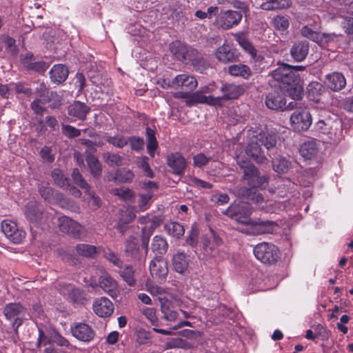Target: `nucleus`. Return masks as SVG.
<instances>
[{
  "label": "nucleus",
  "instance_id": "5fc2aeb1",
  "mask_svg": "<svg viewBox=\"0 0 353 353\" xmlns=\"http://www.w3.org/2000/svg\"><path fill=\"white\" fill-rule=\"evenodd\" d=\"M43 103H49L51 108H57L62 104V98L57 92L50 91Z\"/></svg>",
  "mask_w": 353,
  "mask_h": 353
},
{
  "label": "nucleus",
  "instance_id": "ddd939ff",
  "mask_svg": "<svg viewBox=\"0 0 353 353\" xmlns=\"http://www.w3.org/2000/svg\"><path fill=\"white\" fill-rule=\"evenodd\" d=\"M272 77L277 82L280 83V88L286 84H289L291 81H296V77L298 74H294L289 64L283 63L271 72Z\"/></svg>",
  "mask_w": 353,
  "mask_h": 353
},
{
  "label": "nucleus",
  "instance_id": "c85d7f7f",
  "mask_svg": "<svg viewBox=\"0 0 353 353\" xmlns=\"http://www.w3.org/2000/svg\"><path fill=\"white\" fill-rule=\"evenodd\" d=\"M43 210L35 202H29L26 205V217L32 223H38L42 218Z\"/></svg>",
  "mask_w": 353,
  "mask_h": 353
},
{
  "label": "nucleus",
  "instance_id": "37998d69",
  "mask_svg": "<svg viewBox=\"0 0 353 353\" xmlns=\"http://www.w3.org/2000/svg\"><path fill=\"white\" fill-rule=\"evenodd\" d=\"M235 41L244 50V51L248 53L250 57L255 52H257V50L252 45V43L248 40L245 34L238 33L234 35Z\"/></svg>",
  "mask_w": 353,
  "mask_h": 353
},
{
  "label": "nucleus",
  "instance_id": "b1692460",
  "mask_svg": "<svg viewBox=\"0 0 353 353\" xmlns=\"http://www.w3.org/2000/svg\"><path fill=\"white\" fill-rule=\"evenodd\" d=\"M245 153L257 163H263L268 160L261 149L259 141H256V136L254 137V139L250 141L248 144Z\"/></svg>",
  "mask_w": 353,
  "mask_h": 353
},
{
  "label": "nucleus",
  "instance_id": "0eeeda50",
  "mask_svg": "<svg viewBox=\"0 0 353 353\" xmlns=\"http://www.w3.org/2000/svg\"><path fill=\"white\" fill-rule=\"evenodd\" d=\"M243 17L241 10H222L217 17L216 22L223 30H230L239 24Z\"/></svg>",
  "mask_w": 353,
  "mask_h": 353
},
{
  "label": "nucleus",
  "instance_id": "a211bd4d",
  "mask_svg": "<svg viewBox=\"0 0 353 353\" xmlns=\"http://www.w3.org/2000/svg\"><path fill=\"white\" fill-rule=\"evenodd\" d=\"M215 57L220 62L226 63L236 61L239 58V53L230 43H224L217 48Z\"/></svg>",
  "mask_w": 353,
  "mask_h": 353
},
{
  "label": "nucleus",
  "instance_id": "49530a36",
  "mask_svg": "<svg viewBox=\"0 0 353 353\" xmlns=\"http://www.w3.org/2000/svg\"><path fill=\"white\" fill-rule=\"evenodd\" d=\"M134 272L135 270L132 265H126L119 271V275L129 286L133 287L136 285Z\"/></svg>",
  "mask_w": 353,
  "mask_h": 353
},
{
  "label": "nucleus",
  "instance_id": "f3484780",
  "mask_svg": "<svg viewBox=\"0 0 353 353\" xmlns=\"http://www.w3.org/2000/svg\"><path fill=\"white\" fill-rule=\"evenodd\" d=\"M124 252L125 256L133 261L141 262L142 254L140 251L139 239L133 235L128 237L125 241Z\"/></svg>",
  "mask_w": 353,
  "mask_h": 353
},
{
  "label": "nucleus",
  "instance_id": "dca6fc26",
  "mask_svg": "<svg viewBox=\"0 0 353 353\" xmlns=\"http://www.w3.org/2000/svg\"><path fill=\"white\" fill-rule=\"evenodd\" d=\"M167 165L174 174L181 176L184 174L187 168V161L179 152H172L167 157Z\"/></svg>",
  "mask_w": 353,
  "mask_h": 353
},
{
  "label": "nucleus",
  "instance_id": "6e6d98bb",
  "mask_svg": "<svg viewBox=\"0 0 353 353\" xmlns=\"http://www.w3.org/2000/svg\"><path fill=\"white\" fill-rule=\"evenodd\" d=\"M339 18L341 19L340 24L345 33L353 34V17L339 14Z\"/></svg>",
  "mask_w": 353,
  "mask_h": 353
},
{
  "label": "nucleus",
  "instance_id": "de8ad7c7",
  "mask_svg": "<svg viewBox=\"0 0 353 353\" xmlns=\"http://www.w3.org/2000/svg\"><path fill=\"white\" fill-rule=\"evenodd\" d=\"M244 226L245 228L241 230V232L246 234L254 236L262 234L260 219L252 220L250 219Z\"/></svg>",
  "mask_w": 353,
  "mask_h": 353
},
{
  "label": "nucleus",
  "instance_id": "79ce46f5",
  "mask_svg": "<svg viewBox=\"0 0 353 353\" xmlns=\"http://www.w3.org/2000/svg\"><path fill=\"white\" fill-rule=\"evenodd\" d=\"M235 41L244 50V51L248 53L250 57L255 52H257V50L252 45V43L248 40L245 34L238 33L234 35Z\"/></svg>",
  "mask_w": 353,
  "mask_h": 353
},
{
  "label": "nucleus",
  "instance_id": "9d476101",
  "mask_svg": "<svg viewBox=\"0 0 353 353\" xmlns=\"http://www.w3.org/2000/svg\"><path fill=\"white\" fill-rule=\"evenodd\" d=\"M58 226L61 232L75 239L80 238L83 230L81 225L67 216H62L58 219Z\"/></svg>",
  "mask_w": 353,
  "mask_h": 353
},
{
  "label": "nucleus",
  "instance_id": "473e14b6",
  "mask_svg": "<svg viewBox=\"0 0 353 353\" xmlns=\"http://www.w3.org/2000/svg\"><path fill=\"white\" fill-rule=\"evenodd\" d=\"M151 249L156 256H162L168 249V243L165 238L156 235L153 237Z\"/></svg>",
  "mask_w": 353,
  "mask_h": 353
},
{
  "label": "nucleus",
  "instance_id": "c756f323",
  "mask_svg": "<svg viewBox=\"0 0 353 353\" xmlns=\"http://www.w3.org/2000/svg\"><path fill=\"white\" fill-rule=\"evenodd\" d=\"M256 137V141L263 145L267 150H270L276 146L277 137L274 132L261 130Z\"/></svg>",
  "mask_w": 353,
  "mask_h": 353
},
{
  "label": "nucleus",
  "instance_id": "4c0bfd02",
  "mask_svg": "<svg viewBox=\"0 0 353 353\" xmlns=\"http://www.w3.org/2000/svg\"><path fill=\"white\" fill-rule=\"evenodd\" d=\"M194 94L196 104L203 103L215 107L223 106V104L221 103V98L212 96H205L200 90L194 92Z\"/></svg>",
  "mask_w": 353,
  "mask_h": 353
},
{
  "label": "nucleus",
  "instance_id": "412c9836",
  "mask_svg": "<svg viewBox=\"0 0 353 353\" xmlns=\"http://www.w3.org/2000/svg\"><path fill=\"white\" fill-rule=\"evenodd\" d=\"M90 108L80 101H74L68 106V114L70 117L80 121H85Z\"/></svg>",
  "mask_w": 353,
  "mask_h": 353
},
{
  "label": "nucleus",
  "instance_id": "aec40b11",
  "mask_svg": "<svg viewBox=\"0 0 353 353\" xmlns=\"http://www.w3.org/2000/svg\"><path fill=\"white\" fill-rule=\"evenodd\" d=\"M172 87L181 88L188 92H192L196 89L198 83L196 79L191 75L181 74L176 76L172 81Z\"/></svg>",
  "mask_w": 353,
  "mask_h": 353
},
{
  "label": "nucleus",
  "instance_id": "ea45409f",
  "mask_svg": "<svg viewBox=\"0 0 353 353\" xmlns=\"http://www.w3.org/2000/svg\"><path fill=\"white\" fill-rule=\"evenodd\" d=\"M164 229L167 233L176 239H180L185 233L184 226L176 221H170L164 225Z\"/></svg>",
  "mask_w": 353,
  "mask_h": 353
},
{
  "label": "nucleus",
  "instance_id": "c9c22d12",
  "mask_svg": "<svg viewBox=\"0 0 353 353\" xmlns=\"http://www.w3.org/2000/svg\"><path fill=\"white\" fill-rule=\"evenodd\" d=\"M187 255L183 252H178L172 257V265L174 270L180 274H183L188 268Z\"/></svg>",
  "mask_w": 353,
  "mask_h": 353
},
{
  "label": "nucleus",
  "instance_id": "09e8293b",
  "mask_svg": "<svg viewBox=\"0 0 353 353\" xmlns=\"http://www.w3.org/2000/svg\"><path fill=\"white\" fill-rule=\"evenodd\" d=\"M323 90V85L318 82H312L308 85V97L314 101H319L320 96Z\"/></svg>",
  "mask_w": 353,
  "mask_h": 353
},
{
  "label": "nucleus",
  "instance_id": "39448f33",
  "mask_svg": "<svg viewBox=\"0 0 353 353\" xmlns=\"http://www.w3.org/2000/svg\"><path fill=\"white\" fill-rule=\"evenodd\" d=\"M26 313V308L19 303H10L5 305L3 314L6 319L13 320L12 327L14 332H18L19 327L23 323V316Z\"/></svg>",
  "mask_w": 353,
  "mask_h": 353
},
{
  "label": "nucleus",
  "instance_id": "f8f14e48",
  "mask_svg": "<svg viewBox=\"0 0 353 353\" xmlns=\"http://www.w3.org/2000/svg\"><path fill=\"white\" fill-rule=\"evenodd\" d=\"M155 292L160 295L158 299L161 304V310L163 314V319L168 321H175L178 316L177 312L174 309L172 301L164 296V290L160 287H157Z\"/></svg>",
  "mask_w": 353,
  "mask_h": 353
},
{
  "label": "nucleus",
  "instance_id": "5701e85b",
  "mask_svg": "<svg viewBox=\"0 0 353 353\" xmlns=\"http://www.w3.org/2000/svg\"><path fill=\"white\" fill-rule=\"evenodd\" d=\"M325 84L331 90L339 92L345 88L346 79L342 73L333 72L325 76Z\"/></svg>",
  "mask_w": 353,
  "mask_h": 353
},
{
  "label": "nucleus",
  "instance_id": "a18cd8bd",
  "mask_svg": "<svg viewBox=\"0 0 353 353\" xmlns=\"http://www.w3.org/2000/svg\"><path fill=\"white\" fill-rule=\"evenodd\" d=\"M145 136L148 141V152L150 156L154 157V151L158 148V141L155 136V130L150 127H147L145 130Z\"/></svg>",
  "mask_w": 353,
  "mask_h": 353
},
{
  "label": "nucleus",
  "instance_id": "f704fd0d",
  "mask_svg": "<svg viewBox=\"0 0 353 353\" xmlns=\"http://www.w3.org/2000/svg\"><path fill=\"white\" fill-rule=\"evenodd\" d=\"M261 4V8L264 10H274L286 9L291 6V0H265Z\"/></svg>",
  "mask_w": 353,
  "mask_h": 353
},
{
  "label": "nucleus",
  "instance_id": "a19ab883",
  "mask_svg": "<svg viewBox=\"0 0 353 353\" xmlns=\"http://www.w3.org/2000/svg\"><path fill=\"white\" fill-rule=\"evenodd\" d=\"M203 252L207 256L213 258L216 261L222 260L225 255V253L221 251L214 243L210 241L205 243Z\"/></svg>",
  "mask_w": 353,
  "mask_h": 353
},
{
  "label": "nucleus",
  "instance_id": "0e129e2a",
  "mask_svg": "<svg viewBox=\"0 0 353 353\" xmlns=\"http://www.w3.org/2000/svg\"><path fill=\"white\" fill-rule=\"evenodd\" d=\"M115 195L125 201H128L134 197L135 193L128 188H121L115 190Z\"/></svg>",
  "mask_w": 353,
  "mask_h": 353
},
{
  "label": "nucleus",
  "instance_id": "4468645a",
  "mask_svg": "<svg viewBox=\"0 0 353 353\" xmlns=\"http://www.w3.org/2000/svg\"><path fill=\"white\" fill-rule=\"evenodd\" d=\"M74 337L83 342H90L95 336V332L90 325L85 323H75L71 326Z\"/></svg>",
  "mask_w": 353,
  "mask_h": 353
},
{
  "label": "nucleus",
  "instance_id": "cd10ccee",
  "mask_svg": "<svg viewBox=\"0 0 353 353\" xmlns=\"http://www.w3.org/2000/svg\"><path fill=\"white\" fill-rule=\"evenodd\" d=\"M67 291L66 299L72 303L84 305L87 302L86 294L83 290L69 285Z\"/></svg>",
  "mask_w": 353,
  "mask_h": 353
},
{
  "label": "nucleus",
  "instance_id": "8fccbe9b",
  "mask_svg": "<svg viewBox=\"0 0 353 353\" xmlns=\"http://www.w3.org/2000/svg\"><path fill=\"white\" fill-rule=\"evenodd\" d=\"M290 165V162L285 157H279L272 160V168L279 174L286 173Z\"/></svg>",
  "mask_w": 353,
  "mask_h": 353
},
{
  "label": "nucleus",
  "instance_id": "a878e982",
  "mask_svg": "<svg viewBox=\"0 0 353 353\" xmlns=\"http://www.w3.org/2000/svg\"><path fill=\"white\" fill-rule=\"evenodd\" d=\"M68 69L63 64H56L49 72L50 78L52 83L60 84L64 82L68 77Z\"/></svg>",
  "mask_w": 353,
  "mask_h": 353
},
{
  "label": "nucleus",
  "instance_id": "9b49d317",
  "mask_svg": "<svg viewBox=\"0 0 353 353\" xmlns=\"http://www.w3.org/2000/svg\"><path fill=\"white\" fill-rule=\"evenodd\" d=\"M150 272L152 277L159 283L165 281L168 274L166 261L162 256H155L150 262Z\"/></svg>",
  "mask_w": 353,
  "mask_h": 353
},
{
  "label": "nucleus",
  "instance_id": "393cba45",
  "mask_svg": "<svg viewBox=\"0 0 353 353\" xmlns=\"http://www.w3.org/2000/svg\"><path fill=\"white\" fill-rule=\"evenodd\" d=\"M310 43L306 41H296L290 48L292 59L297 61H304L309 53Z\"/></svg>",
  "mask_w": 353,
  "mask_h": 353
},
{
  "label": "nucleus",
  "instance_id": "4be33fe9",
  "mask_svg": "<svg viewBox=\"0 0 353 353\" xmlns=\"http://www.w3.org/2000/svg\"><path fill=\"white\" fill-rule=\"evenodd\" d=\"M223 96L218 97L221 98V103L223 105V100L236 99L242 95L245 89L242 85L234 83H223L221 88Z\"/></svg>",
  "mask_w": 353,
  "mask_h": 353
},
{
  "label": "nucleus",
  "instance_id": "864d4df0",
  "mask_svg": "<svg viewBox=\"0 0 353 353\" xmlns=\"http://www.w3.org/2000/svg\"><path fill=\"white\" fill-rule=\"evenodd\" d=\"M332 121L330 119H320L315 125L316 130L323 134H328L332 128Z\"/></svg>",
  "mask_w": 353,
  "mask_h": 353
},
{
  "label": "nucleus",
  "instance_id": "052dcab7",
  "mask_svg": "<svg viewBox=\"0 0 353 353\" xmlns=\"http://www.w3.org/2000/svg\"><path fill=\"white\" fill-rule=\"evenodd\" d=\"M103 159L110 165L121 166L123 164V158L118 154L106 152L103 154Z\"/></svg>",
  "mask_w": 353,
  "mask_h": 353
},
{
  "label": "nucleus",
  "instance_id": "e433bc0d",
  "mask_svg": "<svg viewBox=\"0 0 353 353\" xmlns=\"http://www.w3.org/2000/svg\"><path fill=\"white\" fill-rule=\"evenodd\" d=\"M75 250L79 256L85 258H95L99 252V248L85 243L77 244Z\"/></svg>",
  "mask_w": 353,
  "mask_h": 353
},
{
  "label": "nucleus",
  "instance_id": "2eb2a0df",
  "mask_svg": "<svg viewBox=\"0 0 353 353\" xmlns=\"http://www.w3.org/2000/svg\"><path fill=\"white\" fill-rule=\"evenodd\" d=\"M94 312L101 318H108L114 312V307L112 302L107 297L96 299L92 303Z\"/></svg>",
  "mask_w": 353,
  "mask_h": 353
},
{
  "label": "nucleus",
  "instance_id": "680f3d73",
  "mask_svg": "<svg viewBox=\"0 0 353 353\" xmlns=\"http://www.w3.org/2000/svg\"><path fill=\"white\" fill-rule=\"evenodd\" d=\"M4 43L8 53L13 57H16L18 54L19 48L16 44V40L14 38L7 36L5 38Z\"/></svg>",
  "mask_w": 353,
  "mask_h": 353
},
{
  "label": "nucleus",
  "instance_id": "13d9d810",
  "mask_svg": "<svg viewBox=\"0 0 353 353\" xmlns=\"http://www.w3.org/2000/svg\"><path fill=\"white\" fill-rule=\"evenodd\" d=\"M289 25L288 18L285 16L277 15L273 19V26L279 31H285Z\"/></svg>",
  "mask_w": 353,
  "mask_h": 353
},
{
  "label": "nucleus",
  "instance_id": "4d7b16f0",
  "mask_svg": "<svg viewBox=\"0 0 353 353\" xmlns=\"http://www.w3.org/2000/svg\"><path fill=\"white\" fill-rule=\"evenodd\" d=\"M106 141L112 145L113 146L118 148H123L124 146L128 144L127 138L122 135L117 134L116 136L112 137L108 136L106 137Z\"/></svg>",
  "mask_w": 353,
  "mask_h": 353
},
{
  "label": "nucleus",
  "instance_id": "72a5a7b5",
  "mask_svg": "<svg viewBox=\"0 0 353 353\" xmlns=\"http://www.w3.org/2000/svg\"><path fill=\"white\" fill-rule=\"evenodd\" d=\"M319 151V146L315 140L304 142L300 148L301 155L305 159H311Z\"/></svg>",
  "mask_w": 353,
  "mask_h": 353
},
{
  "label": "nucleus",
  "instance_id": "e2e57ef3",
  "mask_svg": "<svg viewBox=\"0 0 353 353\" xmlns=\"http://www.w3.org/2000/svg\"><path fill=\"white\" fill-rule=\"evenodd\" d=\"M105 258L114 266L121 268L123 264L122 260L120 259L117 253L112 251L111 249H107L104 251Z\"/></svg>",
  "mask_w": 353,
  "mask_h": 353
},
{
  "label": "nucleus",
  "instance_id": "1a4fd4ad",
  "mask_svg": "<svg viewBox=\"0 0 353 353\" xmlns=\"http://www.w3.org/2000/svg\"><path fill=\"white\" fill-rule=\"evenodd\" d=\"M98 285L112 299H117L119 294L117 281L106 272L99 277L98 284L90 283L92 288Z\"/></svg>",
  "mask_w": 353,
  "mask_h": 353
},
{
  "label": "nucleus",
  "instance_id": "2f4dec72",
  "mask_svg": "<svg viewBox=\"0 0 353 353\" xmlns=\"http://www.w3.org/2000/svg\"><path fill=\"white\" fill-rule=\"evenodd\" d=\"M85 159L92 176L96 179L99 178L102 174V164L98 157L89 153L86 155Z\"/></svg>",
  "mask_w": 353,
  "mask_h": 353
},
{
  "label": "nucleus",
  "instance_id": "bf43d9fd",
  "mask_svg": "<svg viewBox=\"0 0 353 353\" xmlns=\"http://www.w3.org/2000/svg\"><path fill=\"white\" fill-rule=\"evenodd\" d=\"M137 342L139 345H145L151 343L152 335L150 331L141 328L137 332Z\"/></svg>",
  "mask_w": 353,
  "mask_h": 353
},
{
  "label": "nucleus",
  "instance_id": "f03ea898",
  "mask_svg": "<svg viewBox=\"0 0 353 353\" xmlns=\"http://www.w3.org/2000/svg\"><path fill=\"white\" fill-rule=\"evenodd\" d=\"M253 253L259 261L265 264H274L280 258L279 248L267 242L257 244L253 249Z\"/></svg>",
  "mask_w": 353,
  "mask_h": 353
},
{
  "label": "nucleus",
  "instance_id": "774afa93",
  "mask_svg": "<svg viewBox=\"0 0 353 353\" xmlns=\"http://www.w3.org/2000/svg\"><path fill=\"white\" fill-rule=\"evenodd\" d=\"M211 157L205 156L203 153H199L193 157V166L202 168L210 161Z\"/></svg>",
  "mask_w": 353,
  "mask_h": 353
},
{
  "label": "nucleus",
  "instance_id": "7ed1b4c3",
  "mask_svg": "<svg viewBox=\"0 0 353 353\" xmlns=\"http://www.w3.org/2000/svg\"><path fill=\"white\" fill-rule=\"evenodd\" d=\"M170 50L174 59L183 63H192L193 65L197 61V50L180 41H172L170 44Z\"/></svg>",
  "mask_w": 353,
  "mask_h": 353
},
{
  "label": "nucleus",
  "instance_id": "6e6552de",
  "mask_svg": "<svg viewBox=\"0 0 353 353\" xmlns=\"http://www.w3.org/2000/svg\"><path fill=\"white\" fill-rule=\"evenodd\" d=\"M2 232L12 243H21L26 237V232L19 229L17 223L11 220H3L1 225Z\"/></svg>",
  "mask_w": 353,
  "mask_h": 353
},
{
  "label": "nucleus",
  "instance_id": "bb28decb",
  "mask_svg": "<svg viewBox=\"0 0 353 353\" xmlns=\"http://www.w3.org/2000/svg\"><path fill=\"white\" fill-rule=\"evenodd\" d=\"M281 89L285 90L293 100H301L302 99L303 88L300 83L299 75L296 77V81H291L289 84L283 86Z\"/></svg>",
  "mask_w": 353,
  "mask_h": 353
},
{
  "label": "nucleus",
  "instance_id": "423d86ee",
  "mask_svg": "<svg viewBox=\"0 0 353 353\" xmlns=\"http://www.w3.org/2000/svg\"><path fill=\"white\" fill-rule=\"evenodd\" d=\"M290 122L296 130H307L312 124L311 114L305 106H299L291 115Z\"/></svg>",
  "mask_w": 353,
  "mask_h": 353
},
{
  "label": "nucleus",
  "instance_id": "20e7f679",
  "mask_svg": "<svg viewBox=\"0 0 353 353\" xmlns=\"http://www.w3.org/2000/svg\"><path fill=\"white\" fill-rule=\"evenodd\" d=\"M223 213L245 225L250 219L252 208L248 202L240 201L230 204Z\"/></svg>",
  "mask_w": 353,
  "mask_h": 353
},
{
  "label": "nucleus",
  "instance_id": "603ef678",
  "mask_svg": "<svg viewBox=\"0 0 353 353\" xmlns=\"http://www.w3.org/2000/svg\"><path fill=\"white\" fill-rule=\"evenodd\" d=\"M72 178L73 182L80 188L85 190V192L88 191V189L90 188V185L83 178L82 174L78 168H74L73 170L72 173Z\"/></svg>",
  "mask_w": 353,
  "mask_h": 353
},
{
  "label": "nucleus",
  "instance_id": "c03bdc74",
  "mask_svg": "<svg viewBox=\"0 0 353 353\" xmlns=\"http://www.w3.org/2000/svg\"><path fill=\"white\" fill-rule=\"evenodd\" d=\"M235 41L244 50V51L248 53L250 57L255 52H257V50L252 45V43L248 40L245 34L238 33L234 35Z\"/></svg>",
  "mask_w": 353,
  "mask_h": 353
},
{
  "label": "nucleus",
  "instance_id": "3c124183",
  "mask_svg": "<svg viewBox=\"0 0 353 353\" xmlns=\"http://www.w3.org/2000/svg\"><path fill=\"white\" fill-rule=\"evenodd\" d=\"M137 166L143 170L144 175L149 178H154V174L149 164V158L146 156H143L138 158L137 160Z\"/></svg>",
  "mask_w": 353,
  "mask_h": 353
},
{
  "label": "nucleus",
  "instance_id": "f257e3e1",
  "mask_svg": "<svg viewBox=\"0 0 353 353\" xmlns=\"http://www.w3.org/2000/svg\"><path fill=\"white\" fill-rule=\"evenodd\" d=\"M240 165L243 170V179L247 181L250 188L242 187L239 190V195L244 199L261 203L263 196L261 194L256 193V188H265L268 183L267 176H261L259 170L255 165L250 163L242 162Z\"/></svg>",
  "mask_w": 353,
  "mask_h": 353
},
{
  "label": "nucleus",
  "instance_id": "7c9ffc66",
  "mask_svg": "<svg viewBox=\"0 0 353 353\" xmlns=\"http://www.w3.org/2000/svg\"><path fill=\"white\" fill-rule=\"evenodd\" d=\"M228 73L233 77L248 79L252 74L250 67L243 63L232 64L228 67Z\"/></svg>",
  "mask_w": 353,
  "mask_h": 353
},
{
  "label": "nucleus",
  "instance_id": "6ab92c4d",
  "mask_svg": "<svg viewBox=\"0 0 353 353\" xmlns=\"http://www.w3.org/2000/svg\"><path fill=\"white\" fill-rule=\"evenodd\" d=\"M265 103L267 108L270 110L283 111L286 100L281 90H274L268 93Z\"/></svg>",
  "mask_w": 353,
  "mask_h": 353
},
{
  "label": "nucleus",
  "instance_id": "338daca9",
  "mask_svg": "<svg viewBox=\"0 0 353 353\" xmlns=\"http://www.w3.org/2000/svg\"><path fill=\"white\" fill-rule=\"evenodd\" d=\"M301 34L303 37L316 43L319 39L320 32L314 31L308 26H304L301 30Z\"/></svg>",
  "mask_w": 353,
  "mask_h": 353
},
{
  "label": "nucleus",
  "instance_id": "58836bf2",
  "mask_svg": "<svg viewBox=\"0 0 353 353\" xmlns=\"http://www.w3.org/2000/svg\"><path fill=\"white\" fill-rule=\"evenodd\" d=\"M250 63L253 70L256 72H261L265 68L269 67L268 63L265 61V57L262 53L255 52L250 57Z\"/></svg>",
  "mask_w": 353,
  "mask_h": 353
},
{
  "label": "nucleus",
  "instance_id": "69168bd1",
  "mask_svg": "<svg viewBox=\"0 0 353 353\" xmlns=\"http://www.w3.org/2000/svg\"><path fill=\"white\" fill-rule=\"evenodd\" d=\"M42 99H35L30 103V108L33 111L34 114L42 117L43 113L46 111L45 105Z\"/></svg>",
  "mask_w": 353,
  "mask_h": 353
}]
</instances>
